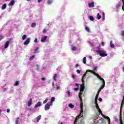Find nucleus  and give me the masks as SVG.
Returning a JSON list of instances; mask_svg holds the SVG:
<instances>
[{
  "label": "nucleus",
  "instance_id": "nucleus-50",
  "mask_svg": "<svg viewBox=\"0 0 124 124\" xmlns=\"http://www.w3.org/2000/svg\"><path fill=\"white\" fill-rule=\"evenodd\" d=\"M72 77L73 79H75V76H74V75H72Z\"/></svg>",
  "mask_w": 124,
  "mask_h": 124
},
{
  "label": "nucleus",
  "instance_id": "nucleus-28",
  "mask_svg": "<svg viewBox=\"0 0 124 124\" xmlns=\"http://www.w3.org/2000/svg\"><path fill=\"white\" fill-rule=\"evenodd\" d=\"M85 30H86L88 32H90V28H89L88 26L85 27Z\"/></svg>",
  "mask_w": 124,
  "mask_h": 124
},
{
  "label": "nucleus",
  "instance_id": "nucleus-43",
  "mask_svg": "<svg viewBox=\"0 0 124 124\" xmlns=\"http://www.w3.org/2000/svg\"><path fill=\"white\" fill-rule=\"evenodd\" d=\"M67 93L68 96H70V92L67 91Z\"/></svg>",
  "mask_w": 124,
  "mask_h": 124
},
{
  "label": "nucleus",
  "instance_id": "nucleus-59",
  "mask_svg": "<svg viewBox=\"0 0 124 124\" xmlns=\"http://www.w3.org/2000/svg\"><path fill=\"white\" fill-rule=\"evenodd\" d=\"M60 124H63V122H60Z\"/></svg>",
  "mask_w": 124,
  "mask_h": 124
},
{
  "label": "nucleus",
  "instance_id": "nucleus-48",
  "mask_svg": "<svg viewBox=\"0 0 124 124\" xmlns=\"http://www.w3.org/2000/svg\"><path fill=\"white\" fill-rule=\"evenodd\" d=\"M98 100H99V101L101 102V101H102V98H99L98 99Z\"/></svg>",
  "mask_w": 124,
  "mask_h": 124
},
{
  "label": "nucleus",
  "instance_id": "nucleus-26",
  "mask_svg": "<svg viewBox=\"0 0 124 124\" xmlns=\"http://www.w3.org/2000/svg\"><path fill=\"white\" fill-rule=\"evenodd\" d=\"M34 58H35V56H34V55L32 56L31 57L29 58V61H30V62L32 61V60H33V59H34Z\"/></svg>",
  "mask_w": 124,
  "mask_h": 124
},
{
  "label": "nucleus",
  "instance_id": "nucleus-4",
  "mask_svg": "<svg viewBox=\"0 0 124 124\" xmlns=\"http://www.w3.org/2000/svg\"><path fill=\"white\" fill-rule=\"evenodd\" d=\"M82 94H83V93L80 92L78 94L79 98L80 100V110L81 111V113H83V100H82Z\"/></svg>",
  "mask_w": 124,
  "mask_h": 124
},
{
  "label": "nucleus",
  "instance_id": "nucleus-46",
  "mask_svg": "<svg viewBox=\"0 0 124 124\" xmlns=\"http://www.w3.org/2000/svg\"><path fill=\"white\" fill-rule=\"evenodd\" d=\"M41 80H42V81H45V78H41Z\"/></svg>",
  "mask_w": 124,
  "mask_h": 124
},
{
  "label": "nucleus",
  "instance_id": "nucleus-40",
  "mask_svg": "<svg viewBox=\"0 0 124 124\" xmlns=\"http://www.w3.org/2000/svg\"><path fill=\"white\" fill-rule=\"evenodd\" d=\"M43 32L44 33H45L47 32V30H46V29H44V30L43 31Z\"/></svg>",
  "mask_w": 124,
  "mask_h": 124
},
{
  "label": "nucleus",
  "instance_id": "nucleus-11",
  "mask_svg": "<svg viewBox=\"0 0 124 124\" xmlns=\"http://www.w3.org/2000/svg\"><path fill=\"white\" fill-rule=\"evenodd\" d=\"M42 105L41 102H38L34 106V108H37V107H40Z\"/></svg>",
  "mask_w": 124,
  "mask_h": 124
},
{
  "label": "nucleus",
  "instance_id": "nucleus-14",
  "mask_svg": "<svg viewBox=\"0 0 124 124\" xmlns=\"http://www.w3.org/2000/svg\"><path fill=\"white\" fill-rule=\"evenodd\" d=\"M88 6L89 7H94V2H92L90 3H88Z\"/></svg>",
  "mask_w": 124,
  "mask_h": 124
},
{
  "label": "nucleus",
  "instance_id": "nucleus-13",
  "mask_svg": "<svg viewBox=\"0 0 124 124\" xmlns=\"http://www.w3.org/2000/svg\"><path fill=\"white\" fill-rule=\"evenodd\" d=\"M31 41V38H28L27 40L24 42V45H28L30 43V42Z\"/></svg>",
  "mask_w": 124,
  "mask_h": 124
},
{
  "label": "nucleus",
  "instance_id": "nucleus-20",
  "mask_svg": "<svg viewBox=\"0 0 124 124\" xmlns=\"http://www.w3.org/2000/svg\"><path fill=\"white\" fill-rule=\"evenodd\" d=\"M5 8H6V4H4L2 5V7H1V9L2 10H4V9H5Z\"/></svg>",
  "mask_w": 124,
  "mask_h": 124
},
{
  "label": "nucleus",
  "instance_id": "nucleus-54",
  "mask_svg": "<svg viewBox=\"0 0 124 124\" xmlns=\"http://www.w3.org/2000/svg\"><path fill=\"white\" fill-rule=\"evenodd\" d=\"M75 85L76 86H79V84H78V83H75Z\"/></svg>",
  "mask_w": 124,
  "mask_h": 124
},
{
  "label": "nucleus",
  "instance_id": "nucleus-37",
  "mask_svg": "<svg viewBox=\"0 0 124 124\" xmlns=\"http://www.w3.org/2000/svg\"><path fill=\"white\" fill-rule=\"evenodd\" d=\"M39 48L38 47H36L34 49V53L35 54V53H36V52H37V51H38V49Z\"/></svg>",
  "mask_w": 124,
  "mask_h": 124
},
{
  "label": "nucleus",
  "instance_id": "nucleus-61",
  "mask_svg": "<svg viewBox=\"0 0 124 124\" xmlns=\"http://www.w3.org/2000/svg\"><path fill=\"white\" fill-rule=\"evenodd\" d=\"M37 70H38V68H37Z\"/></svg>",
  "mask_w": 124,
  "mask_h": 124
},
{
  "label": "nucleus",
  "instance_id": "nucleus-29",
  "mask_svg": "<svg viewBox=\"0 0 124 124\" xmlns=\"http://www.w3.org/2000/svg\"><path fill=\"white\" fill-rule=\"evenodd\" d=\"M36 26V23H33L31 25V28H35Z\"/></svg>",
  "mask_w": 124,
  "mask_h": 124
},
{
  "label": "nucleus",
  "instance_id": "nucleus-30",
  "mask_svg": "<svg viewBox=\"0 0 124 124\" xmlns=\"http://www.w3.org/2000/svg\"><path fill=\"white\" fill-rule=\"evenodd\" d=\"M51 3H53V0H47L48 4H51Z\"/></svg>",
  "mask_w": 124,
  "mask_h": 124
},
{
  "label": "nucleus",
  "instance_id": "nucleus-53",
  "mask_svg": "<svg viewBox=\"0 0 124 124\" xmlns=\"http://www.w3.org/2000/svg\"><path fill=\"white\" fill-rule=\"evenodd\" d=\"M79 64H77L76 65V67H79Z\"/></svg>",
  "mask_w": 124,
  "mask_h": 124
},
{
  "label": "nucleus",
  "instance_id": "nucleus-57",
  "mask_svg": "<svg viewBox=\"0 0 124 124\" xmlns=\"http://www.w3.org/2000/svg\"><path fill=\"white\" fill-rule=\"evenodd\" d=\"M96 116H97V118H98V117H99V115L97 114V115H96Z\"/></svg>",
  "mask_w": 124,
  "mask_h": 124
},
{
  "label": "nucleus",
  "instance_id": "nucleus-33",
  "mask_svg": "<svg viewBox=\"0 0 124 124\" xmlns=\"http://www.w3.org/2000/svg\"><path fill=\"white\" fill-rule=\"evenodd\" d=\"M26 38H27V35L24 34L22 36V39L23 40H25V39H26Z\"/></svg>",
  "mask_w": 124,
  "mask_h": 124
},
{
  "label": "nucleus",
  "instance_id": "nucleus-35",
  "mask_svg": "<svg viewBox=\"0 0 124 124\" xmlns=\"http://www.w3.org/2000/svg\"><path fill=\"white\" fill-rule=\"evenodd\" d=\"M72 50L73 51H76L77 50V48L76 47V46H73L72 48Z\"/></svg>",
  "mask_w": 124,
  "mask_h": 124
},
{
  "label": "nucleus",
  "instance_id": "nucleus-45",
  "mask_svg": "<svg viewBox=\"0 0 124 124\" xmlns=\"http://www.w3.org/2000/svg\"><path fill=\"white\" fill-rule=\"evenodd\" d=\"M79 90V87L74 88V91H78Z\"/></svg>",
  "mask_w": 124,
  "mask_h": 124
},
{
  "label": "nucleus",
  "instance_id": "nucleus-42",
  "mask_svg": "<svg viewBox=\"0 0 124 124\" xmlns=\"http://www.w3.org/2000/svg\"><path fill=\"white\" fill-rule=\"evenodd\" d=\"M121 35L124 37V31H122Z\"/></svg>",
  "mask_w": 124,
  "mask_h": 124
},
{
  "label": "nucleus",
  "instance_id": "nucleus-60",
  "mask_svg": "<svg viewBox=\"0 0 124 124\" xmlns=\"http://www.w3.org/2000/svg\"><path fill=\"white\" fill-rule=\"evenodd\" d=\"M27 0V1H30V0Z\"/></svg>",
  "mask_w": 124,
  "mask_h": 124
},
{
  "label": "nucleus",
  "instance_id": "nucleus-52",
  "mask_svg": "<svg viewBox=\"0 0 124 124\" xmlns=\"http://www.w3.org/2000/svg\"><path fill=\"white\" fill-rule=\"evenodd\" d=\"M3 38V37H2V36H1V35H0V40H1V39Z\"/></svg>",
  "mask_w": 124,
  "mask_h": 124
},
{
  "label": "nucleus",
  "instance_id": "nucleus-34",
  "mask_svg": "<svg viewBox=\"0 0 124 124\" xmlns=\"http://www.w3.org/2000/svg\"><path fill=\"white\" fill-rule=\"evenodd\" d=\"M48 101V98H46L45 100L43 101V104H45V103H47Z\"/></svg>",
  "mask_w": 124,
  "mask_h": 124
},
{
  "label": "nucleus",
  "instance_id": "nucleus-7",
  "mask_svg": "<svg viewBox=\"0 0 124 124\" xmlns=\"http://www.w3.org/2000/svg\"><path fill=\"white\" fill-rule=\"evenodd\" d=\"M103 82V84L101 86V87L99 88L98 91L97 93H98L99 94V93H100L101 92V90H102V89H104V87H105V80H102Z\"/></svg>",
  "mask_w": 124,
  "mask_h": 124
},
{
  "label": "nucleus",
  "instance_id": "nucleus-10",
  "mask_svg": "<svg viewBox=\"0 0 124 124\" xmlns=\"http://www.w3.org/2000/svg\"><path fill=\"white\" fill-rule=\"evenodd\" d=\"M32 104V99L31 98H30L29 100L28 101V106L29 107H31V106Z\"/></svg>",
  "mask_w": 124,
  "mask_h": 124
},
{
  "label": "nucleus",
  "instance_id": "nucleus-3",
  "mask_svg": "<svg viewBox=\"0 0 124 124\" xmlns=\"http://www.w3.org/2000/svg\"><path fill=\"white\" fill-rule=\"evenodd\" d=\"M86 75H87V73H85L82 77L81 81L82 84L80 85V93H83L84 90H85V78H86Z\"/></svg>",
  "mask_w": 124,
  "mask_h": 124
},
{
  "label": "nucleus",
  "instance_id": "nucleus-9",
  "mask_svg": "<svg viewBox=\"0 0 124 124\" xmlns=\"http://www.w3.org/2000/svg\"><path fill=\"white\" fill-rule=\"evenodd\" d=\"M47 38H48V36H45L44 37H42V38L41 39V42H45Z\"/></svg>",
  "mask_w": 124,
  "mask_h": 124
},
{
  "label": "nucleus",
  "instance_id": "nucleus-51",
  "mask_svg": "<svg viewBox=\"0 0 124 124\" xmlns=\"http://www.w3.org/2000/svg\"><path fill=\"white\" fill-rule=\"evenodd\" d=\"M101 44H102V46H104V45H105L104 42H102Z\"/></svg>",
  "mask_w": 124,
  "mask_h": 124
},
{
  "label": "nucleus",
  "instance_id": "nucleus-55",
  "mask_svg": "<svg viewBox=\"0 0 124 124\" xmlns=\"http://www.w3.org/2000/svg\"><path fill=\"white\" fill-rule=\"evenodd\" d=\"M41 1H42V0H38V2H40Z\"/></svg>",
  "mask_w": 124,
  "mask_h": 124
},
{
  "label": "nucleus",
  "instance_id": "nucleus-19",
  "mask_svg": "<svg viewBox=\"0 0 124 124\" xmlns=\"http://www.w3.org/2000/svg\"><path fill=\"white\" fill-rule=\"evenodd\" d=\"M105 119L106 120H108V124H110L111 120L110 119V118H109V117L107 116V117H105Z\"/></svg>",
  "mask_w": 124,
  "mask_h": 124
},
{
  "label": "nucleus",
  "instance_id": "nucleus-38",
  "mask_svg": "<svg viewBox=\"0 0 124 124\" xmlns=\"http://www.w3.org/2000/svg\"><path fill=\"white\" fill-rule=\"evenodd\" d=\"M122 1L123 2V5L122 6V10H123V11H124V0H122Z\"/></svg>",
  "mask_w": 124,
  "mask_h": 124
},
{
  "label": "nucleus",
  "instance_id": "nucleus-31",
  "mask_svg": "<svg viewBox=\"0 0 124 124\" xmlns=\"http://www.w3.org/2000/svg\"><path fill=\"white\" fill-rule=\"evenodd\" d=\"M89 18L91 20V21H94V18H93V16H89Z\"/></svg>",
  "mask_w": 124,
  "mask_h": 124
},
{
  "label": "nucleus",
  "instance_id": "nucleus-16",
  "mask_svg": "<svg viewBox=\"0 0 124 124\" xmlns=\"http://www.w3.org/2000/svg\"><path fill=\"white\" fill-rule=\"evenodd\" d=\"M15 4V1L12 0L8 4L9 6L14 5Z\"/></svg>",
  "mask_w": 124,
  "mask_h": 124
},
{
  "label": "nucleus",
  "instance_id": "nucleus-15",
  "mask_svg": "<svg viewBox=\"0 0 124 124\" xmlns=\"http://www.w3.org/2000/svg\"><path fill=\"white\" fill-rule=\"evenodd\" d=\"M9 41H6L5 45H4V48L5 49H7V48H8V46H9Z\"/></svg>",
  "mask_w": 124,
  "mask_h": 124
},
{
  "label": "nucleus",
  "instance_id": "nucleus-12",
  "mask_svg": "<svg viewBox=\"0 0 124 124\" xmlns=\"http://www.w3.org/2000/svg\"><path fill=\"white\" fill-rule=\"evenodd\" d=\"M120 122L121 124H123V119H122V109L120 108Z\"/></svg>",
  "mask_w": 124,
  "mask_h": 124
},
{
  "label": "nucleus",
  "instance_id": "nucleus-24",
  "mask_svg": "<svg viewBox=\"0 0 124 124\" xmlns=\"http://www.w3.org/2000/svg\"><path fill=\"white\" fill-rule=\"evenodd\" d=\"M97 20H100L101 19V16L99 14H97Z\"/></svg>",
  "mask_w": 124,
  "mask_h": 124
},
{
  "label": "nucleus",
  "instance_id": "nucleus-21",
  "mask_svg": "<svg viewBox=\"0 0 124 124\" xmlns=\"http://www.w3.org/2000/svg\"><path fill=\"white\" fill-rule=\"evenodd\" d=\"M41 119V115H39L37 118H36V122L37 123H38L39 122V120Z\"/></svg>",
  "mask_w": 124,
  "mask_h": 124
},
{
  "label": "nucleus",
  "instance_id": "nucleus-58",
  "mask_svg": "<svg viewBox=\"0 0 124 124\" xmlns=\"http://www.w3.org/2000/svg\"><path fill=\"white\" fill-rule=\"evenodd\" d=\"M90 59L92 60V59H93V58L92 57V56H90Z\"/></svg>",
  "mask_w": 124,
  "mask_h": 124
},
{
  "label": "nucleus",
  "instance_id": "nucleus-6",
  "mask_svg": "<svg viewBox=\"0 0 124 124\" xmlns=\"http://www.w3.org/2000/svg\"><path fill=\"white\" fill-rule=\"evenodd\" d=\"M97 54H99V56H100V57H107L108 55L106 53V51H103L102 50H97L96 51Z\"/></svg>",
  "mask_w": 124,
  "mask_h": 124
},
{
  "label": "nucleus",
  "instance_id": "nucleus-56",
  "mask_svg": "<svg viewBox=\"0 0 124 124\" xmlns=\"http://www.w3.org/2000/svg\"><path fill=\"white\" fill-rule=\"evenodd\" d=\"M54 85H55V84H54V82H53V83H52V86L54 87Z\"/></svg>",
  "mask_w": 124,
  "mask_h": 124
},
{
  "label": "nucleus",
  "instance_id": "nucleus-2",
  "mask_svg": "<svg viewBox=\"0 0 124 124\" xmlns=\"http://www.w3.org/2000/svg\"><path fill=\"white\" fill-rule=\"evenodd\" d=\"M84 111H83L82 109V112H81V110H80V113L79 114V115H78L76 118L75 119V121L74 122V124H77V122H78V121L79 120V119H80V117L81 118H82V117H83V114ZM78 124H85V122H84V119H81L80 120V123L78 122Z\"/></svg>",
  "mask_w": 124,
  "mask_h": 124
},
{
  "label": "nucleus",
  "instance_id": "nucleus-22",
  "mask_svg": "<svg viewBox=\"0 0 124 124\" xmlns=\"http://www.w3.org/2000/svg\"><path fill=\"white\" fill-rule=\"evenodd\" d=\"M83 62L85 64H86V63H87V58H86V57H84L83 58Z\"/></svg>",
  "mask_w": 124,
  "mask_h": 124
},
{
  "label": "nucleus",
  "instance_id": "nucleus-8",
  "mask_svg": "<svg viewBox=\"0 0 124 124\" xmlns=\"http://www.w3.org/2000/svg\"><path fill=\"white\" fill-rule=\"evenodd\" d=\"M52 105H51V104H46V105L45 106V110L46 111H47L48 110H49V109H50V106H52Z\"/></svg>",
  "mask_w": 124,
  "mask_h": 124
},
{
  "label": "nucleus",
  "instance_id": "nucleus-32",
  "mask_svg": "<svg viewBox=\"0 0 124 124\" xmlns=\"http://www.w3.org/2000/svg\"><path fill=\"white\" fill-rule=\"evenodd\" d=\"M68 106L70 108H74V105H72V104H69Z\"/></svg>",
  "mask_w": 124,
  "mask_h": 124
},
{
  "label": "nucleus",
  "instance_id": "nucleus-44",
  "mask_svg": "<svg viewBox=\"0 0 124 124\" xmlns=\"http://www.w3.org/2000/svg\"><path fill=\"white\" fill-rule=\"evenodd\" d=\"M77 73L78 74H80V73H81V71H80L79 70H77Z\"/></svg>",
  "mask_w": 124,
  "mask_h": 124
},
{
  "label": "nucleus",
  "instance_id": "nucleus-23",
  "mask_svg": "<svg viewBox=\"0 0 124 124\" xmlns=\"http://www.w3.org/2000/svg\"><path fill=\"white\" fill-rule=\"evenodd\" d=\"M102 20L103 21H105V14L104 13V12L102 13Z\"/></svg>",
  "mask_w": 124,
  "mask_h": 124
},
{
  "label": "nucleus",
  "instance_id": "nucleus-36",
  "mask_svg": "<svg viewBox=\"0 0 124 124\" xmlns=\"http://www.w3.org/2000/svg\"><path fill=\"white\" fill-rule=\"evenodd\" d=\"M20 84V82L19 81H16L15 83V86H18Z\"/></svg>",
  "mask_w": 124,
  "mask_h": 124
},
{
  "label": "nucleus",
  "instance_id": "nucleus-47",
  "mask_svg": "<svg viewBox=\"0 0 124 124\" xmlns=\"http://www.w3.org/2000/svg\"><path fill=\"white\" fill-rule=\"evenodd\" d=\"M10 112V109L9 108H8L7 109V113H9Z\"/></svg>",
  "mask_w": 124,
  "mask_h": 124
},
{
  "label": "nucleus",
  "instance_id": "nucleus-17",
  "mask_svg": "<svg viewBox=\"0 0 124 124\" xmlns=\"http://www.w3.org/2000/svg\"><path fill=\"white\" fill-rule=\"evenodd\" d=\"M55 101V97H52L50 100V105H53V102Z\"/></svg>",
  "mask_w": 124,
  "mask_h": 124
},
{
  "label": "nucleus",
  "instance_id": "nucleus-27",
  "mask_svg": "<svg viewBox=\"0 0 124 124\" xmlns=\"http://www.w3.org/2000/svg\"><path fill=\"white\" fill-rule=\"evenodd\" d=\"M57 76H58V75L55 74L53 77V80H54L55 82H57Z\"/></svg>",
  "mask_w": 124,
  "mask_h": 124
},
{
  "label": "nucleus",
  "instance_id": "nucleus-1",
  "mask_svg": "<svg viewBox=\"0 0 124 124\" xmlns=\"http://www.w3.org/2000/svg\"><path fill=\"white\" fill-rule=\"evenodd\" d=\"M98 95H99V94L98 93H97L95 97L94 104H95L96 108L99 112V115H100L101 114V115H102L103 117H104V115H103V113H102V111H101V109H100V108H99V106H98V104L97 103V99H98Z\"/></svg>",
  "mask_w": 124,
  "mask_h": 124
},
{
  "label": "nucleus",
  "instance_id": "nucleus-25",
  "mask_svg": "<svg viewBox=\"0 0 124 124\" xmlns=\"http://www.w3.org/2000/svg\"><path fill=\"white\" fill-rule=\"evenodd\" d=\"M20 120V118L17 117L16 119V121L15 122L16 124H19V120Z\"/></svg>",
  "mask_w": 124,
  "mask_h": 124
},
{
  "label": "nucleus",
  "instance_id": "nucleus-5",
  "mask_svg": "<svg viewBox=\"0 0 124 124\" xmlns=\"http://www.w3.org/2000/svg\"><path fill=\"white\" fill-rule=\"evenodd\" d=\"M87 72H90L91 73H93V75H95V76H96L97 77V78H98V79H99V80H101V81H103L104 80V79L101 78V77H100V76H99V75L93 72V70H87L86 71V72L85 73H87Z\"/></svg>",
  "mask_w": 124,
  "mask_h": 124
},
{
  "label": "nucleus",
  "instance_id": "nucleus-39",
  "mask_svg": "<svg viewBox=\"0 0 124 124\" xmlns=\"http://www.w3.org/2000/svg\"><path fill=\"white\" fill-rule=\"evenodd\" d=\"M54 89H55V90H60V89H61V87L60 86H57L56 87H54Z\"/></svg>",
  "mask_w": 124,
  "mask_h": 124
},
{
  "label": "nucleus",
  "instance_id": "nucleus-18",
  "mask_svg": "<svg viewBox=\"0 0 124 124\" xmlns=\"http://www.w3.org/2000/svg\"><path fill=\"white\" fill-rule=\"evenodd\" d=\"M110 46L111 48H115V45L113 44V41H112L110 42Z\"/></svg>",
  "mask_w": 124,
  "mask_h": 124
},
{
  "label": "nucleus",
  "instance_id": "nucleus-49",
  "mask_svg": "<svg viewBox=\"0 0 124 124\" xmlns=\"http://www.w3.org/2000/svg\"><path fill=\"white\" fill-rule=\"evenodd\" d=\"M96 67H94L93 69V71H95V70H96Z\"/></svg>",
  "mask_w": 124,
  "mask_h": 124
},
{
  "label": "nucleus",
  "instance_id": "nucleus-41",
  "mask_svg": "<svg viewBox=\"0 0 124 124\" xmlns=\"http://www.w3.org/2000/svg\"><path fill=\"white\" fill-rule=\"evenodd\" d=\"M34 42H35V43H37L38 41H37V38H36L34 40Z\"/></svg>",
  "mask_w": 124,
  "mask_h": 124
}]
</instances>
